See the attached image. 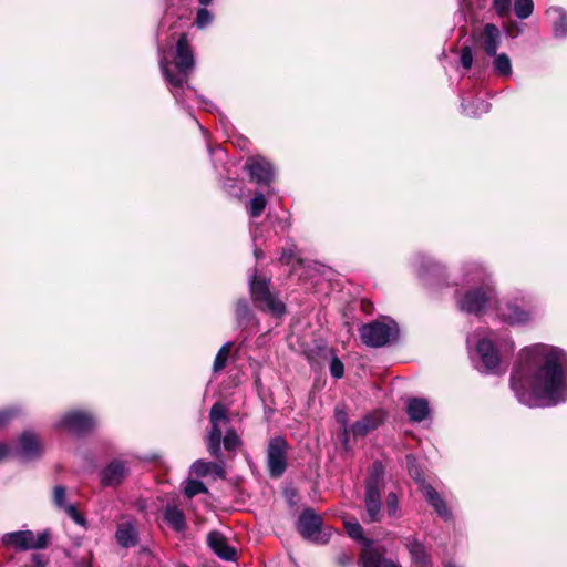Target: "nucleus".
Listing matches in <instances>:
<instances>
[{
    "label": "nucleus",
    "mask_w": 567,
    "mask_h": 567,
    "mask_svg": "<svg viewBox=\"0 0 567 567\" xmlns=\"http://www.w3.org/2000/svg\"><path fill=\"white\" fill-rule=\"evenodd\" d=\"M190 472L198 477H204L209 474H214L217 477H224L225 473L224 468L219 464L203 460L195 461L190 467Z\"/></svg>",
    "instance_id": "nucleus-27"
},
{
    "label": "nucleus",
    "mask_w": 567,
    "mask_h": 567,
    "mask_svg": "<svg viewBox=\"0 0 567 567\" xmlns=\"http://www.w3.org/2000/svg\"><path fill=\"white\" fill-rule=\"evenodd\" d=\"M480 355L477 369L485 373L497 374L501 372L499 357L493 342L486 338L481 339L476 346Z\"/></svg>",
    "instance_id": "nucleus-13"
},
{
    "label": "nucleus",
    "mask_w": 567,
    "mask_h": 567,
    "mask_svg": "<svg viewBox=\"0 0 567 567\" xmlns=\"http://www.w3.org/2000/svg\"><path fill=\"white\" fill-rule=\"evenodd\" d=\"M430 505L434 508V511L441 518H443L444 520L451 519L452 513L447 508V506H446L445 502L443 501V498L441 497V495L439 497H436V499L433 503H431Z\"/></svg>",
    "instance_id": "nucleus-40"
},
{
    "label": "nucleus",
    "mask_w": 567,
    "mask_h": 567,
    "mask_svg": "<svg viewBox=\"0 0 567 567\" xmlns=\"http://www.w3.org/2000/svg\"><path fill=\"white\" fill-rule=\"evenodd\" d=\"M412 561L417 567H430L431 558L424 543L420 542L415 536L405 537L403 540Z\"/></svg>",
    "instance_id": "nucleus-17"
},
{
    "label": "nucleus",
    "mask_w": 567,
    "mask_h": 567,
    "mask_svg": "<svg viewBox=\"0 0 567 567\" xmlns=\"http://www.w3.org/2000/svg\"><path fill=\"white\" fill-rule=\"evenodd\" d=\"M406 413L412 421L422 422L430 414L429 402L422 398L409 399L406 404Z\"/></svg>",
    "instance_id": "nucleus-25"
},
{
    "label": "nucleus",
    "mask_w": 567,
    "mask_h": 567,
    "mask_svg": "<svg viewBox=\"0 0 567 567\" xmlns=\"http://www.w3.org/2000/svg\"><path fill=\"white\" fill-rule=\"evenodd\" d=\"M413 267L415 268L420 277L433 276L440 278L444 274V267L434 261L426 255H417L413 260Z\"/></svg>",
    "instance_id": "nucleus-20"
},
{
    "label": "nucleus",
    "mask_w": 567,
    "mask_h": 567,
    "mask_svg": "<svg viewBox=\"0 0 567 567\" xmlns=\"http://www.w3.org/2000/svg\"><path fill=\"white\" fill-rule=\"evenodd\" d=\"M12 415L13 411L10 409L0 411V427L7 424L9 420L12 417Z\"/></svg>",
    "instance_id": "nucleus-47"
},
{
    "label": "nucleus",
    "mask_w": 567,
    "mask_h": 567,
    "mask_svg": "<svg viewBox=\"0 0 567 567\" xmlns=\"http://www.w3.org/2000/svg\"><path fill=\"white\" fill-rule=\"evenodd\" d=\"M42 449L37 435L25 432L20 437L19 454L24 460H32L40 455Z\"/></svg>",
    "instance_id": "nucleus-24"
},
{
    "label": "nucleus",
    "mask_w": 567,
    "mask_h": 567,
    "mask_svg": "<svg viewBox=\"0 0 567 567\" xmlns=\"http://www.w3.org/2000/svg\"><path fill=\"white\" fill-rule=\"evenodd\" d=\"M359 336L365 346L381 348L398 339L399 327L393 320L383 318L362 324L359 329Z\"/></svg>",
    "instance_id": "nucleus-5"
},
{
    "label": "nucleus",
    "mask_w": 567,
    "mask_h": 567,
    "mask_svg": "<svg viewBox=\"0 0 567 567\" xmlns=\"http://www.w3.org/2000/svg\"><path fill=\"white\" fill-rule=\"evenodd\" d=\"M233 343L226 342L221 346L219 351L217 352L214 363H213V372L218 373L225 369L228 362V358L231 351Z\"/></svg>",
    "instance_id": "nucleus-30"
},
{
    "label": "nucleus",
    "mask_w": 567,
    "mask_h": 567,
    "mask_svg": "<svg viewBox=\"0 0 567 567\" xmlns=\"http://www.w3.org/2000/svg\"><path fill=\"white\" fill-rule=\"evenodd\" d=\"M423 496L429 502V504L433 503L436 497L440 496V494L436 492V489L431 486L430 484H426L425 481H422V485L420 487Z\"/></svg>",
    "instance_id": "nucleus-43"
},
{
    "label": "nucleus",
    "mask_w": 567,
    "mask_h": 567,
    "mask_svg": "<svg viewBox=\"0 0 567 567\" xmlns=\"http://www.w3.org/2000/svg\"><path fill=\"white\" fill-rule=\"evenodd\" d=\"M330 373L333 378L340 379L344 373V367L341 360L337 357H333L330 362Z\"/></svg>",
    "instance_id": "nucleus-44"
},
{
    "label": "nucleus",
    "mask_w": 567,
    "mask_h": 567,
    "mask_svg": "<svg viewBox=\"0 0 567 567\" xmlns=\"http://www.w3.org/2000/svg\"><path fill=\"white\" fill-rule=\"evenodd\" d=\"M550 20L553 34L557 39L567 38V12L561 7H550L546 10Z\"/></svg>",
    "instance_id": "nucleus-22"
},
{
    "label": "nucleus",
    "mask_w": 567,
    "mask_h": 567,
    "mask_svg": "<svg viewBox=\"0 0 567 567\" xmlns=\"http://www.w3.org/2000/svg\"><path fill=\"white\" fill-rule=\"evenodd\" d=\"M207 492V487L200 481L196 480L187 481L184 487V493L189 498L194 497L197 494H206Z\"/></svg>",
    "instance_id": "nucleus-37"
},
{
    "label": "nucleus",
    "mask_w": 567,
    "mask_h": 567,
    "mask_svg": "<svg viewBox=\"0 0 567 567\" xmlns=\"http://www.w3.org/2000/svg\"><path fill=\"white\" fill-rule=\"evenodd\" d=\"M213 0H198L202 6H208Z\"/></svg>",
    "instance_id": "nucleus-51"
},
{
    "label": "nucleus",
    "mask_w": 567,
    "mask_h": 567,
    "mask_svg": "<svg viewBox=\"0 0 567 567\" xmlns=\"http://www.w3.org/2000/svg\"><path fill=\"white\" fill-rule=\"evenodd\" d=\"M48 532H41L35 535L31 530H19L8 533L3 536V543L6 545L13 546L21 550L43 549L48 546Z\"/></svg>",
    "instance_id": "nucleus-10"
},
{
    "label": "nucleus",
    "mask_w": 567,
    "mask_h": 567,
    "mask_svg": "<svg viewBox=\"0 0 567 567\" xmlns=\"http://www.w3.org/2000/svg\"><path fill=\"white\" fill-rule=\"evenodd\" d=\"M494 69L501 76H511L512 75V62L506 53H499L494 55Z\"/></svg>",
    "instance_id": "nucleus-31"
},
{
    "label": "nucleus",
    "mask_w": 567,
    "mask_h": 567,
    "mask_svg": "<svg viewBox=\"0 0 567 567\" xmlns=\"http://www.w3.org/2000/svg\"><path fill=\"white\" fill-rule=\"evenodd\" d=\"M209 420L212 427L207 437V449L212 456L215 458H221L220 443L223 426L229 423V419L227 416V408L220 402L213 404L209 413Z\"/></svg>",
    "instance_id": "nucleus-9"
},
{
    "label": "nucleus",
    "mask_w": 567,
    "mask_h": 567,
    "mask_svg": "<svg viewBox=\"0 0 567 567\" xmlns=\"http://www.w3.org/2000/svg\"><path fill=\"white\" fill-rule=\"evenodd\" d=\"M9 447L3 444V443H0V460H2L3 457H6L8 454H9Z\"/></svg>",
    "instance_id": "nucleus-49"
},
{
    "label": "nucleus",
    "mask_w": 567,
    "mask_h": 567,
    "mask_svg": "<svg viewBox=\"0 0 567 567\" xmlns=\"http://www.w3.org/2000/svg\"><path fill=\"white\" fill-rule=\"evenodd\" d=\"M241 441L234 429H228L223 437L224 447L227 451H234L240 445Z\"/></svg>",
    "instance_id": "nucleus-38"
},
{
    "label": "nucleus",
    "mask_w": 567,
    "mask_h": 567,
    "mask_svg": "<svg viewBox=\"0 0 567 567\" xmlns=\"http://www.w3.org/2000/svg\"><path fill=\"white\" fill-rule=\"evenodd\" d=\"M360 566L361 567H401L399 564L393 560L385 559L383 555L368 545L365 548H362L361 557H360Z\"/></svg>",
    "instance_id": "nucleus-21"
},
{
    "label": "nucleus",
    "mask_w": 567,
    "mask_h": 567,
    "mask_svg": "<svg viewBox=\"0 0 567 567\" xmlns=\"http://www.w3.org/2000/svg\"><path fill=\"white\" fill-rule=\"evenodd\" d=\"M517 400L529 408L555 406L567 401V352L538 343L525 348L511 375Z\"/></svg>",
    "instance_id": "nucleus-1"
},
{
    "label": "nucleus",
    "mask_w": 567,
    "mask_h": 567,
    "mask_svg": "<svg viewBox=\"0 0 567 567\" xmlns=\"http://www.w3.org/2000/svg\"><path fill=\"white\" fill-rule=\"evenodd\" d=\"M52 501L54 506L64 511L65 514L76 524L84 526L85 518L78 512L76 507L72 504L66 503V489L62 485H56L52 492Z\"/></svg>",
    "instance_id": "nucleus-15"
},
{
    "label": "nucleus",
    "mask_w": 567,
    "mask_h": 567,
    "mask_svg": "<svg viewBox=\"0 0 567 567\" xmlns=\"http://www.w3.org/2000/svg\"><path fill=\"white\" fill-rule=\"evenodd\" d=\"M212 21H213V14L210 13L209 10H207L205 8L198 9V11L196 13V19L194 22L198 29H204L205 27L210 24Z\"/></svg>",
    "instance_id": "nucleus-41"
},
{
    "label": "nucleus",
    "mask_w": 567,
    "mask_h": 567,
    "mask_svg": "<svg viewBox=\"0 0 567 567\" xmlns=\"http://www.w3.org/2000/svg\"><path fill=\"white\" fill-rule=\"evenodd\" d=\"M460 59H461V64L463 65V68L470 69L472 66L473 53H472V50L470 47L462 48Z\"/></svg>",
    "instance_id": "nucleus-45"
},
{
    "label": "nucleus",
    "mask_w": 567,
    "mask_h": 567,
    "mask_svg": "<svg viewBox=\"0 0 567 567\" xmlns=\"http://www.w3.org/2000/svg\"><path fill=\"white\" fill-rule=\"evenodd\" d=\"M462 107L467 116L476 117L486 114L491 110V104L484 100H476L466 104L465 100H463Z\"/></svg>",
    "instance_id": "nucleus-29"
},
{
    "label": "nucleus",
    "mask_w": 567,
    "mask_h": 567,
    "mask_svg": "<svg viewBox=\"0 0 567 567\" xmlns=\"http://www.w3.org/2000/svg\"><path fill=\"white\" fill-rule=\"evenodd\" d=\"M298 532L311 542L326 544L332 534L331 528L322 529V519L312 508H306L297 523Z\"/></svg>",
    "instance_id": "nucleus-8"
},
{
    "label": "nucleus",
    "mask_w": 567,
    "mask_h": 567,
    "mask_svg": "<svg viewBox=\"0 0 567 567\" xmlns=\"http://www.w3.org/2000/svg\"><path fill=\"white\" fill-rule=\"evenodd\" d=\"M344 528L349 536L357 540H363L365 548L368 545L373 547L372 542L363 537V528L357 520H344Z\"/></svg>",
    "instance_id": "nucleus-32"
},
{
    "label": "nucleus",
    "mask_w": 567,
    "mask_h": 567,
    "mask_svg": "<svg viewBox=\"0 0 567 567\" xmlns=\"http://www.w3.org/2000/svg\"><path fill=\"white\" fill-rule=\"evenodd\" d=\"M128 474L125 462L121 460L112 461L101 473V482L106 486L121 484Z\"/></svg>",
    "instance_id": "nucleus-16"
},
{
    "label": "nucleus",
    "mask_w": 567,
    "mask_h": 567,
    "mask_svg": "<svg viewBox=\"0 0 567 567\" xmlns=\"http://www.w3.org/2000/svg\"><path fill=\"white\" fill-rule=\"evenodd\" d=\"M501 42V33L496 25L488 23L484 27L483 48L486 54L495 55Z\"/></svg>",
    "instance_id": "nucleus-26"
},
{
    "label": "nucleus",
    "mask_w": 567,
    "mask_h": 567,
    "mask_svg": "<svg viewBox=\"0 0 567 567\" xmlns=\"http://www.w3.org/2000/svg\"><path fill=\"white\" fill-rule=\"evenodd\" d=\"M497 317L511 326L527 324L535 318L530 300L526 296L511 297L497 305Z\"/></svg>",
    "instance_id": "nucleus-6"
},
{
    "label": "nucleus",
    "mask_w": 567,
    "mask_h": 567,
    "mask_svg": "<svg viewBox=\"0 0 567 567\" xmlns=\"http://www.w3.org/2000/svg\"><path fill=\"white\" fill-rule=\"evenodd\" d=\"M164 518L175 530L179 532L185 528V516L183 512L175 506H168L165 509Z\"/></svg>",
    "instance_id": "nucleus-28"
},
{
    "label": "nucleus",
    "mask_w": 567,
    "mask_h": 567,
    "mask_svg": "<svg viewBox=\"0 0 567 567\" xmlns=\"http://www.w3.org/2000/svg\"><path fill=\"white\" fill-rule=\"evenodd\" d=\"M512 0H494V7L498 14L505 16L508 13Z\"/></svg>",
    "instance_id": "nucleus-46"
},
{
    "label": "nucleus",
    "mask_w": 567,
    "mask_h": 567,
    "mask_svg": "<svg viewBox=\"0 0 567 567\" xmlns=\"http://www.w3.org/2000/svg\"><path fill=\"white\" fill-rule=\"evenodd\" d=\"M533 0H515L514 2V11L519 19L528 18L533 13Z\"/></svg>",
    "instance_id": "nucleus-33"
},
{
    "label": "nucleus",
    "mask_w": 567,
    "mask_h": 567,
    "mask_svg": "<svg viewBox=\"0 0 567 567\" xmlns=\"http://www.w3.org/2000/svg\"><path fill=\"white\" fill-rule=\"evenodd\" d=\"M224 153H225V151H224L221 147H219V148L216 151V154H217V155H221V154H224Z\"/></svg>",
    "instance_id": "nucleus-52"
},
{
    "label": "nucleus",
    "mask_w": 567,
    "mask_h": 567,
    "mask_svg": "<svg viewBox=\"0 0 567 567\" xmlns=\"http://www.w3.org/2000/svg\"><path fill=\"white\" fill-rule=\"evenodd\" d=\"M83 567H91V566L87 564V565H83Z\"/></svg>",
    "instance_id": "nucleus-54"
},
{
    "label": "nucleus",
    "mask_w": 567,
    "mask_h": 567,
    "mask_svg": "<svg viewBox=\"0 0 567 567\" xmlns=\"http://www.w3.org/2000/svg\"><path fill=\"white\" fill-rule=\"evenodd\" d=\"M408 461V470L410 475L420 484L422 485V474L420 467L415 464V460L412 456L406 457Z\"/></svg>",
    "instance_id": "nucleus-42"
},
{
    "label": "nucleus",
    "mask_w": 567,
    "mask_h": 567,
    "mask_svg": "<svg viewBox=\"0 0 567 567\" xmlns=\"http://www.w3.org/2000/svg\"><path fill=\"white\" fill-rule=\"evenodd\" d=\"M115 537L117 543L124 548L135 546L138 542V533L135 524L132 520L120 523L117 525Z\"/></svg>",
    "instance_id": "nucleus-23"
},
{
    "label": "nucleus",
    "mask_w": 567,
    "mask_h": 567,
    "mask_svg": "<svg viewBox=\"0 0 567 567\" xmlns=\"http://www.w3.org/2000/svg\"><path fill=\"white\" fill-rule=\"evenodd\" d=\"M95 426V419L84 411H71L65 413L54 423V427L65 430L73 434H83Z\"/></svg>",
    "instance_id": "nucleus-12"
},
{
    "label": "nucleus",
    "mask_w": 567,
    "mask_h": 567,
    "mask_svg": "<svg viewBox=\"0 0 567 567\" xmlns=\"http://www.w3.org/2000/svg\"><path fill=\"white\" fill-rule=\"evenodd\" d=\"M269 279L259 278L256 271L249 277L251 298L257 307L269 311L275 317H281L286 312L285 303L269 290Z\"/></svg>",
    "instance_id": "nucleus-7"
},
{
    "label": "nucleus",
    "mask_w": 567,
    "mask_h": 567,
    "mask_svg": "<svg viewBox=\"0 0 567 567\" xmlns=\"http://www.w3.org/2000/svg\"><path fill=\"white\" fill-rule=\"evenodd\" d=\"M286 227H290V224L285 223V224L282 225V229H285Z\"/></svg>",
    "instance_id": "nucleus-53"
},
{
    "label": "nucleus",
    "mask_w": 567,
    "mask_h": 567,
    "mask_svg": "<svg viewBox=\"0 0 567 567\" xmlns=\"http://www.w3.org/2000/svg\"><path fill=\"white\" fill-rule=\"evenodd\" d=\"M336 420L342 427L343 442L347 443L349 440L351 426H348V414L343 409H336Z\"/></svg>",
    "instance_id": "nucleus-39"
},
{
    "label": "nucleus",
    "mask_w": 567,
    "mask_h": 567,
    "mask_svg": "<svg viewBox=\"0 0 567 567\" xmlns=\"http://www.w3.org/2000/svg\"><path fill=\"white\" fill-rule=\"evenodd\" d=\"M463 281L468 286L463 292L456 291L461 311L480 315L495 298L489 272L477 262H467L462 268Z\"/></svg>",
    "instance_id": "nucleus-3"
},
{
    "label": "nucleus",
    "mask_w": 567,
    "mask_h": 567,
    "mask_svg": "<svg viewBox=\"0 0 567 567\" xmlns=\"http://www.w3.org/2000/svg\"><path fill=\"white\" fill-rule=\"evenodd\" d=\"M159 68L177 104L186 106L188 100L196 99L200 107L213 112L214 104L197 95L196 91L188 84L189 76L195 68V55L186 33L178 38L172 61L166 54H159Z\"/></svg>",
    "instance_id": "nucleus-2"
},
{
    "label": "nucleus",
    "mask_w": 567,
    "mask_h": 567,
    "mask_svg": "<svg viewBox=\"0 0 567 567\" xmlns=\"http://www.w3.org/2000/svg\"><path fill=\"white\" fill-rule=\"evenodd\" d=\"M236 318L239 324L247 323L251 317V310L246 300H238L236 303Z\"/></svg>",
    "instance_id": "nucleus-36"
},
{
    "label": "nucleus",
    "mask_w": 567,
    "mask_h": 567,
    "mask_svg": "<svg viewBox=\"0 0 567 567\" xmlns=\"http://www.w3.org/2000/svg\"><path fill=\"white\" fill-rule=\"evenodd\" d=\"M254 254H255V257H256L257 259H259V258H262V257H264V255H262L261 250H259V249H255Z\"/></svg>",
    "instance_id": "nucleus-50"
},
{
    "label": "nucleus",
    "mask_w": 567,
    "mask_h": 567,
    "mask_svg": "<svg viewBox=\"0 0 567 567\" xmlns=\"http://www.w3.org/2000/svg\"><path fill=\"white\" fill-rule=\"evenodd\" d=\"M288 445L284 437H272L267 449V465L271 477H280L287 468Z\"/></svg>",
    "instance_id": "nucleus-11"
},
{
    "label": "nucleus",
    "mask_w": 567,
    "mask_h": 567,
    "mask_svg": "<svg viewBox=\"0 0 567 567\" xmlns=\"http://www.w3.org/2000/svg\"><path fill=\"white\" fill-rule=\"evenodd\" d=\"M383 476V465L380 462H374L365 481L364 508L367 517L363 519L365 523H378L382 519Z\"/></svg>",
    "instance_id": "nucleus-4"
},
{
    "label": "nucleus",
    "mask_w": 567,
    "mask_h": 567,
    "mask_svg": "<svg viewBox=\"0 0 567 567\" xmlns=\"http://www.w3.org/2000/svg\"><path fill=\"white\" fill-rule=\"evenodd\" d=\"M385 511L389 517L399 518L401 517V511L399 506V499L395 493H389L385 501Z\"/></svg>",
    "instance_id": "nucleus-35"
},
{
    "label": "nucleus",
    "mask_w": 567,
    "mask_h": 567,
    "mask_svg": "<svg viewBox=\"0 0 567 567\" xmlns=\"http://www.w3.org/2000/svg\"><path fill=\"white\" fill-rule=\"evenodd\" d=\"M245 166L249 172L250 178L257 184L269 185L272 182L275 175L274 167L265 157H250Z\"/></svg>",
    "instance_id": "nucleus-14"
},
{
    "label": "nucleus",
    "mask_w": 567,
    "mask_h": 567,
    "mask_svg": "<svg viewBox=\"0 0 567 567\" xmlns=\"http://www.w3.org/2000/svg\"><path fill=\"white\" fill-rule=\"evenodd\" d=\"M267 200L262 193H256L249 204V215L251 217H258L266 208Z\"/></svg>",
    "instance_id": "nucleus-34"
},
{
    "label": "nucleus",
    "mask_w": 567,
    "mask_h": 567,
    "mask_svg": "<svg viewBox=\"0 0 567 567\" xmlns=\"http://www.w3.org/2000/svg\"><path fill=\"white\" fill-rule=\"evenodd\" d=\"M207 544L209 548L224 560H234L236 550L229 546L226 537L217 530H213L207 536Z\"/></svg>",
    "instance_id": "nucleus-18"
},
{
    "label": "nucleus",
    "mask_w": 567,
    "mask_h": 567,
    "mask_svg": "<svg viewBox=\"0 0 567 567\" xmlns=\"http://www.w3.org/2000/svg\"><path fill=\"white\" fill-rule=\"evenodd\" d=\"M383 419L384 414L382 411H374L369 413L357 421L353 425H351L350 434H352L354 437L365 436L368 433L381 425Z\"/></svg>",
    "instance_id": "nucleus-19"
},
{
    "label": "nucleus",
    "mask_w": 567,
    "mask_h": 567,
    "mask_svg": "<svg viewBox=\"0 0 567 567\" xmlns=\"http://www.w3.org/2000/svg\"><path fill=\"white\" fill-rule=\"evenodd\" d=\"M338 563L341 566H348L352 563V557L346 553H342L338 556Z\"/></svg>",
    "instance_id": "nucleus-48"
}]
</instances>
